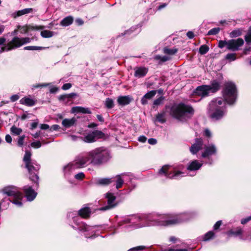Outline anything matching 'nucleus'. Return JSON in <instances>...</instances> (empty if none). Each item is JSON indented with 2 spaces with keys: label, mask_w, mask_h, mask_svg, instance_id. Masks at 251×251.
<instances>
[{
  "label": "nucleus",
  "mask_w": 251,
  "mask_h": 251,
  "mask_svg": "<svg viewBox=\"0 0 251 251\" xmlns=\"http://www.w3.org/2000/svg\"><path fill=\"white\" fill-rule=\"evenodd\" d=\"M195 217L193 212L179 214L132 215L125 218L118 223L119 227L132 226L134 228L146 226H168L190 220Z\"/></svg>",
  "instance_id": "1"
},
{
  "label": "nucleus",
  "mask_w": 251,
  "mask_h": 251,
  "mask_svg": "<svg viewBox=\"0 0 251 251\" xmlns=\"http://www.w3.org/2000/svg\"><path fill=\"white\" fill-rule=\"evenodd\" d=\"M90 208L85 207L80 209L77 211H72L68 213V218L70 221V225L73 228L76 230L78 233L83 234L87 238L95 237V232L97 231L98 226H90L83 222L81 218H86L90 216L91 214Z\"/></svg>",
  "instance_id": "2"
},
{
  "label": "nucleus",
  "mask_w": 251,
  "mask_h": 251,
  "mask_svg": "<svg viewBox=\"0 0 251 251\" xmlns=\"http://www.w3.org/2000/svg\"><path fill=\"white\" fill-rule=\"evenodd\" d=\"M166 113L172 117L181 121H186L194 114V110L192 106L183 103L166 105L164 109L155 116V121L161 124L166 122Z\"/></svg>",
  "instance_id": "3"
},
{
  "label": "nucleus",
  "mask_w": 251,
  "mask_h": 251,
  "mask_svg": "<svg viewBox=\"0 0 251 251\" xmlns=\"http://www.w3.org/2000/svg\"><path fill=\"white\" fill-rule=\"evenodd\" d=\"M89 164H91V157L89 155V151L80 154L75 157L73 162L64 166V174L66 176H69L76 169L83 168Z\"/></svg>",
  "instance_id": "4"
},
{
  "label": "nucleus",
  "mask_w": 251,
  "mask_h": 251,
  "mask_svg": "<svg viewBox=\"0 0 251 251\" xmlns=\"http://www.w3.org/2000/svg\"><path fill=\"white\" fill-rule=\"evenodd\" d=\"M91 157V164L94 165H100L107 163L112 157L110 151L105 147L96 148L89 151Z\"/></svg>",
  "instance_id": "5"
},
{
  "label": "nucleus",
  "mask_w": 251,
  "mask_h": 251,
  "mask_svg": "<svg viewBox=\"0 0 251 251\" xmlns=\"http://www.w3.org/2000/svg\"><path fill=\"white\" fill-rule=\"evenodd\" d=\"M31 152L26 151L25 152L23 158V161L25 165V168L27 170L29 174L30 179L38 185L39 176L38 171L40 166L35 160L31 159Z\"/></svg>",
  "instance_id": "6"
},
{
  "label": "nucleus",
  "mask_w": 251,
  "mask_h": 251,
  "mask_svg": "<svg viewBox=\"0 0 251 251\" xmlns=\"http://www.w3.org/2000/svg\"><path fill=\"white\" fill-rule=\"evenodd\" d=\"M1 195L9 197L7 200L17 206H22L23 195L17 187L13 185L5 186L0 191V195Z\"/></svg>",
  "instance_id": "7"
},
{
  "label": "nucleus",
  "mask_w": 251,
  "mask_h": 251,
  "mask_svg": "<svg viewBox=\"0 0 251 251\" xmlns=\"http://www.w3.org/2000/svg\"><path fill=\"white\" fill-rule=\"evenodd\" d=\"M225 102L221 98L213 100L209 105V113L211 119L218 120L223 117L225 114Z\"/></svg>",
  "instance_id": "8"
},
{
  "label": "nucleus",
  "mask_w": 251,
  "mask_h": 251,
  "mask_svg": "<svg viewBox=\"0 0 251 251\" xmlns=\"http://www.w3.org/2000/svg\"><path fill=\"white\" fill-rule=\"evenodd\" d=\"M224 98L223 100L229 104L234 103L237 98V90L235 84L232 82H227L225 84L222 91Z\"/></svg>",
  "instance_id": "9"
},
{
  "label": "nucleus",
  "mask_w": 251,
  "mask_h": 251,
  "mask_svg": "<svg viewBox=\"0 0 251 251\" xmlns=\"http://www.w3.org/2000/svg\"><path fill=\"white\" fill-rule=\"evenodd\" d=\"M184 173L169 165L163 166L158 171L159 177L166 178L177 179L184 176Z\"/></svg>",
  "instance_id": "10"
},
{
  "label": "nucleus",
  "mask_w": 251,
  "mask_h": 251,
  "mask_svg": "<svg viewBox=\"0 0 251 251\" xmlns=\"http://www.w3.org/2000/svg\"><path fill=\"white\" fill-rule=\"evenodd\" d=\"M220 89V83L216 80L212 81L210 85H201L198 86L194 91V94L203 98L208 96L210 93L217 92Z\"/></svg>",
  "instance_id": "11"
},
{
  "label": "nucleus",
  "mask_w": 251,
  "mask_h": 251,
  "mask_svg": "<svg viewBox=\"0 0 251 251\" xmlns=\"http://www.w3.org/2000/svg\"><path fill=\"white\" fill-rule=\"evenodd\" d=\"M31 40V39L29 37L19 38L17 36L14 37L4 47L0 48V53L4 51H9L18 48L25 44L30 43Z\"/></svg>",
  "instance_id": "12"
},
{
  "label": "nucleus",
  "mask_w": 251,
  "mask_h": 251,
  "mask_svg": "<svg viewBox=\"0 0 251 251\" xmlns=\"http://www.w3.org/2000/svg\"><path fill=\"white\" fill-rule=\"evenodd\" d=\"M104 137V134L99 130H94L90 132L82 138V140L88 143H91L96 142L99 139H102Z\"/></svg>",
  "instance_id": "13"
},
{
  "label": "nucleus",
  "mask_w": 251,
  "mask_h": 251,
  "mask_svg": "<svg viewBox=\"0 0 251 251\" xmlns=\"http://www.w3.org/2000/svg\"><path fill=\"white\" fill-rule=\"evenodd\" d=\"M105 197L107 199V205L100 207L99 210L105 211L115 207L117 203L116 201V197L114 194L111 192H107L105 194Z\"/></svg>",
  "instance_id": "14"
},
{
  "label": "nucleus",
  "mask_w": 251,
  "mask_h": 251,
  "mask_svg": "<svg viewBox=\"0 0 251 251\" xmlns=\"http://www.w3.org/2000/svg\"><path fill=\"white\" fill-rule=\"evenodd\" d=\"M217 152V149L214 144L211 143L205 145L203 147V151L201 153V157L209 159L211 156L215 155Z\"/></svg>",
  "instance_id": "15"
},
{
  "label": "nucleus",
  "mask_w": 251,
  "mask_h": 251,
  "mask_svg": "<svg viewBox=\"0 0 251 251\" xmlns=\"http://www.w3.org/2000/svg\"><path fill=\"white\" fill-rule=\"evenodd\" d=\"M244 43L243 39H231L228 41L227 50L232 51H238Z\"/></svg>",
  "instance_id": "16"
},
{
  "label": "nucleus",
  "mask_w": 251,
  "mask_h": 251,
  "mask_svg": "<svg viewBox=\"0 0 251 251\" xmlns=\"http://www.w3.org/2000/svg\"><path fill=\"white\" fill-rule=\"evenodd\" d=\"M112 178L114 181L115 182V187L117 189L121 188L124 182L126 181L128 178L130 179L129 175L126 174H121Z\"/></svg>",
  "instance_id": "17"
},
{
  "label": "nucleus",
  "mask_w": 251,
  "mask_h": 251,
  "mask_svg": "<svg viewBox=\"0 0 251 251\" xmlns=\"http://www.w3.org/2000/svg\"><path fill=\"white\" fill-rule=\"evenodd\" d=\"M23 190L28 201H32L36 198L37 194L32 187L30 186L27 185L24 186L23 188Z\"/></svg>",
  "instance_id": "18"
},
{
  "label": "nucleus",
  "mask_w": 251,
  "mask_h": 251,
  "mask_svg": "<svg viewBox=\"0 0 251 251\" xmlns=\"http://www.w3.org/2000/svg\"><path fill=\"white\" fill-rule=\"evenodd\" d=\"M203 147V140L201 138H197L195 143L190 148V151L193 154H196Z\"/></svg>",
  "instance_id": "19"
},
{
  "label": "nucleus",
  "mask_w": 251,
  "mask_h": 251,
  "mask_svg": "<svg viewBox=\"0 0 251 251\" xmlns=\"http://www.w3.org/2000/svg\"><path fill=\"white\" fill-rule=\"evenodd\" d=\"M202 164L197 160H193L190 162L187 166V170L190 171H195L200 169L202 166Z\"/></svg>",
  "instance_id": "20"
},
{
  "label": "nucleus",
  "mask_w": 251,
  "mask_h": 251,
  "mask_svg": "<svg viewBox=\"0 0 251 251\" xmlns=\"http://www.w3.org/2000/svg\"><path fill=\"white\" fill-rule=\"evenodd\" d=\"M134 70V76L138 78L145 76L148 72V68L144 67H136Z\"/></svg>",
  "instance_id": "21"
},
{
  "label": "nucleus",
  "mask_w": 251,
  "mask_h": 251,
  "mask_svg": "<svg viewBox=\"0 0 251 251\" xmlns=\"http://www.w3.org/2000/svg\"><path fill=\"white\" fill-rule=\"evenodd\" d=\"M156 94L155 90H151L146 93L141 99V102L143 105L148 104V100H151Z\"/></svg>",
  "instance_id": "22"
},
{
  "label": "nucleus",
  "mask_w": 251,
  "mask_h": 251,
  "mask_svg": "<svg viewBox=\"0 0 251 251\" xmlns=\"http://www.w3.org/2000/svg\"><path fill=\"white\" fill-rule=\"evenodd\" d=\"M114 182L113 178H99L95 180V183L97 185L106 186Z\"/></svg>",
  "instance_id": "23"
},
{
  "label": "nucleus",
  "mask_w": 251,
  "mask_h": 251,
  "mask_svg": "<svg viewBox=\"0 0 251 251\" xmlns=\"http://www.w3.org/2000/svg\"><path fill=\"white\" fill-rule=\"evenodd\" d=\"M133 100V98L129 95L120 96L118 98L117 101L121 105H127Z\"/></svg>",
  "instance_id": "24"
},
{
  "label": "nucleus",
  "mask_w": 251,
  "mask_h": 251,
  "mask_svg": "<svg viewBox=\"0 0 251 251\" xmlns=\"http://www.w3.org/2000/svg\"><path fill=\"white\" fill-rule=\"evenodd\" d=\"M72 113H83L91 114V111L88 108H85L81 106H75L72 108Z\"/></svg>",
  "instance_id": "25"
},
{
  "label": "nucleus",
  "mask_w": 251,
  "mask_h": 251,
  "mask_svg": "<svg viewBox=\"0 0 251 251\" xmlns=\"http://www.w3.org/2000/svg\"><path fill=\"white\" fill-rule=\"evenodd\" d=\"M76 122V119L75 118L71 119H64L62 121V126L66 128H70L75 125Z\"/></svg>",
  "instance_id": "26"
},
{
  "label": "nucleus",
  "mask_w": 251,
  "mask_h": 251,
  "mask_svg": "<svg viewBox=\"0 0 251 251\" xmlns=\"http://www.w3.org/2000/svg\"><path fill=\"white\" fill-rule=\"evenodd\" d=\"M20 102L22 104L32 106L35 104V100L29 97H24L20 100Z\"/></svg>",
  "instance_id": "27"
},
{
  "label": "nucleus",
  "mask_w": 251,
  "mask_h": 251,
  "mask_svg": "<svg viewBox=\"0 0 251 251\" xmlns=\"http://www.w3.org/2000/svg\"><path fill=\"white\" fill-rule=\"evenodd\" d=\"M242 233L243 230L239 227H237L235 230H230L227 233L228 235H232L235 237L240 236L241 239H242Z\"/></svg>",
  "instance_id": "28"
},
{
  "label": "nucleus",
  "mask_w": 251,
  "mask_h": 251,
  "mask_svg": "<svg viewBox=\"0 0 251 251\" xmlns=\"http://www.w3.org/2000/svg\"><path fill=\"white\" fill-rule=\"evenodd\" d=\"M74 18L73 17L69 16L64 18L60 22V25L63 26H67L73 23Z\"/></svg>",
  "instance_id": "29"
},
{
  "label": "nucleus",
  "mask_w": 251,
  "mask_h": 251,
  "mask_svg": "<svg viewBox=\"0 0 251 251\" xmlns=\"http://www.w3.org/2000/svg\"><path fill=\"white\" fill-rule=\"evenodd\" d=\"M32 11V9L30 8H25L21 10H19L13 14L14 18H16L26 14L31 13Z\"/></svg>",
  "instance_id": "30"
},
{
  "label": "nucleus",
  "mask_w": 251,
  "mask_h": 251,
  "mask_svg": "<svg viewBox=\"0 0 251 251\" xmlns=\"http://www.w3.org/2000/svg\"><path fill=\"white\" fill-rule=\"evenodd\" d=\"M54 32L50 30H44L41 32V35L43 38H50L54 35Z\"/></svg>",
  "instance_id": "31"
},
{
  "label": "nucleus",
  "mask_w": 251,
  "mask_h": 251,
  "mask_svg": "<svg viewBox=\"0 0 251 251\" xmlns=\"http://www.w3.org/2000/svg\"><path fill=\"white\" fill-rule=\"evenodd\" d=\"M154 59L156 60H158L159 63L164 62L170 60L171 58L166 55L161 56L159 55H156L154 57Z\"/></svg>",
  "instance_id": "32"
},
{
  "label": "nucleus",
  "mask_w": 251,
  "mask_h": 251,
  "mask_svg": "<svg viewBox=\"0 0 251 251\" xmlns=\"http://www.w3.org/2000/svg\"><path fill=\"white\" fill-rule=\"evenodd\" d=\"M77 94L75 93H72L67 95H61L59 97L60 100L64 101L66 99H70L76 96Z\"/></svg>",
  "instance_id": "33"
},
{
  "label": "nucleus",
  "mask_w": 251,
  "mask_h": 251,
  "mask_svg": "<svg viewBox=\"0 0 251 251\" xmlns=\"http://www.w3.org/2000/svg\"><path fill=\"white\" fill-rule=\"evenodd\" d=\"M225 59L229 62L233 61L236 60L237 56L235 53H228L225 56Z\"/></svg>",
  "instance_id": "34"
},
{
  "label": "nucleus",
  "mask_w": 251,
  "mask_h": 251,
  "mask_svg": "<svg viewBox=\"0 0 251 251\" xmlns=\"http://www.w3.org/2000/svg\"><path fill=\"white\" fill-rule=\"evenodd\" d=\"M177 51V49L176 48L173 49H169L167 48H165L163 49V52L165 54H170V55H174Z\"/></svg>",
  "instance_id": "35"
},
{
  "label": "nucleus",
  "mask_w": 251,
  "mask_h": 251,
  "mask_svg": "<svg viewBox=\"0 0 251 251\" xmlns=\"http://www.w3.org/2000/svg\"><path fill=\"white\" fill-rule=\"evenodd\" d=\"M214 236V233L212 231H210L204 234L202 240L207 241L212 239Z\"/></svg>",
  "instance_id": "36"
},
{
  "label": "nucleus",
  "mask_w": 251,
  "mask_h": 251,
  "mask_svg": "<svg viewBox=\"0 0 251 251\" xmlns=\"http://www.w3.org/2000/svg\"><path fill=\"white\" fill-rule=\"evenodd\" d=\"M242 34V30L240 29H237L233 30L230 33V37L231 38H235L240 36Z\"/></svg>",
  "instance_id": "37"
},
{
  "label": "nucleus",
  "mask_w": 251,
  "mask_h": 251,
  "mask_svg": "<svg viewBox=\"0 0 251 251\" xmlns=\"http://www.w3.org/2000/svg\"><path fill=\"white\" fill-rule=\"evenodd\" d=\"M47 48H49V47H47ZM46 49V47L34 46H26L24 48V50H43V49Z\"/></svg>",
  "instance_id": "38"
},
{
  "label": "nucleus",
  "mask_w": 251,
  "mask_h": 251,
  "mask_svg": "<svg viewBox=\"0 0 251 251\" xmlns=\"http://www.w3.org/2000/svg\"><path fill=\"white\" fill-rule=\"evenodd\" d=\"M165 98L163 96H160L158 99L155 100L153 102V108H154L156 106H158L163 103V102Z\"/></svg>",
  "instance_id": "39"
},
{
  "label": "nucleus",
  "mask_w": 251,
  "mask_h": 251,
  "mask_svg": "<svg viewBox=\"0 0 251 251\" xmlns=\"http://www.w3.org/2000/svg\"><path fill=\"white\" fill-rule=\"evenodd\" d=\"M11 132L15 135H19L22 132V129L20 128H18L15 126H12L10 128Z\"/></svg>",
  "instance_id": "40"
},
{
  "label": "nucleus",
  "mask_w": 251,
  "mask_h": 251,
  "mask_svg": "<svg viewBox=\"0 0 251 251\" xmlns=\"http://www.w3.org/2000/svg\"><path fill=\"white\" fill-rule=\"evenodd\" d=\"M209 47L205 45L201 46L199 49V52L201 54H204L209 50Z\"/></svg>",
  "instance_id": "41"
},
{
  "label": "nucleus",
  "mask_w": 251,
  "mask_h": 251,
  "mask_svg": "<svg viewBox=\"0 0 251 251\" xmlns=\"http://www.w3.org/2000/svg\"><path fill=\"white\" fill-rule=\"evenodd\" d=\"M220 30V28L219 27H215L213 28L207 33L208 35H216L218 34Z\"/></svg>",
  "instance_id": "42"
},
{
  "label": "nucleus",
  "mask_w": 251,
  "mask_h": 251,
  "mask_svg": "<svg viewBox=\"0 0 251 251\" xmlns=\"http://www.w3.org/2000/svg\"><path fill=\"white\" fill-rule=\"evenodd\" d=\"M105 106L108 108H111L114 106L113 101L112 99L107 98L105 100Z\"/></svg>",
  "instance_id": "43"
},
{
  "label": "nucleus",
  "mask_w": 251,
  "mask_h": 251,
  "mask_svg": "<svg viewBox=\"0 0 251 251\" xmlns=\"http://www.w3.org/2000/svg\"><path fill=\"white\" fill-rule=\"evenodd\" d=\"M245 39L247 43H251V27L249 28L247 34L246 35Z\"/></svg>",
  "instance_id": "44"
},
{
  "label": "nucleus",
  "mask_w": 251,
  "mask_h": 251,
  "mask_svg": "<svg viewBox=\"0 0 251 251\" xmlns=\"http://www.w3.org/2000/svg\"><path fill=\"white\" fill-rule=\"evenodd\" d=\"M228 41L226 40H220L218 43V47L220 49H222L225 47H226L227 49Z\"/></svg>",
  "instance_id": "45"
},
{
  "label": "nucleus",
  "mask_w": 251,
  "mask_h": 251,
  "mask_svg": "<svg viewBox=\"0 0 251 251\" xmlns=\"http://www.w3.org/2000/svg\"><path fill=\"white\" fill-rule=\"evenodd\" d=\"M30 145L33 148L38 149L41 147L42 144H41V143L40 142V141H36L32 142L31 143Z\"/></svg>",
  "instance_id": "46"
},
{
  "label": "nucleus",
  "mask_w": 251,
  "mask_h": 251,
  "mask_svg": "<svg viewBox=\"0 0 251 251\" xmlns=\"http://www.w3.org/2000/svg\"><path fill=\"white\" fill-rule=\"evenodd\" d=\"M25 138V135H23L19 137L18 140V145L20 147H22L24 144V139Z\"/></svg>",
  "instance_id": "47"
},
{
  "label": "nucleus",
  "mask_w": 251,
  "mask_h": 251,
  "mask_svg": "<svg viewBox=\"0 0 251 251\" xmlns=\"http://www.w3.org/2000/svg\"><path fill=\"white\" fill-rule=\"evenodd\" d=\"M85 176V175L83 173L80 172L77 174H76L75 176V178L78 180H81Z\"/></svg>",
  "instance_id": "48"
},
{
  "label": "nucleus",
  "mask_w": 251,
  "mask_h": 251,
  "mask_svg": "<svg viewBox=\"0 0 251 251\" xmlns=\"http://www.w3.org/2000/svg\"><path fill=\"white\" fill-rule=\"evenodd\" d=\"M50 85V83H43V84H38L36 85H33L32 86V89H34L35 88H38L39 87H47Z\"/></svg>",
  "instance_id": "49"
},
{
  "label": "nucleus",
  "mask_w": 251,
  "mask_h": 251,
  "mask_svg": "<svg viewBox=\"0 0 251 251\" xmlns=\"http://www.w3.org/2000/svg\"><path fill=\"white\" fill-rule=\"evenodd\" d=\"M203 135L207 138H211L212 136V133L208 129L206 128L204 130Z\"/></svg>",
  "instance_id": "50"
},
{
  "label": "nucleus",
  "mask_w": 251,
  "mask_h": 251,
  "mask_svg": "<svg viewBox=\"0 0 251 251\" xmlns=\"http://www.w3.org/2000/svg\"><path fill=\"white\" fill-rule=\"evenodd\" d=\"M145 248L144 246H140L132 248L129 250H128L127 251H138L139 250H143Z\"/></svg>",
  "instance_id": "51"
},
{
  "label": "nucleus",
  "mask_w": 251,
  "mask_h": 251,
  "mask_svg": "<svg viewBox=\"0 0 251 251\" xmlns=\"http://www.w3.org/2000/svg\"><path fill=\"white\" fill-rule=\"evenodd\" d=\"M161 251H188V250L186 249H174L172 248H168V249H165L164 250H162Z\"/></svg>",
  "instance_id": "52"
},
{
  "label": "nucleus",
  "mask_w": 251,
  "mask_h": 251,
  "mask_svg": "<svg viewBox=\"0 0 251 251\" xmlns=\"http://www.w3.org/2000/svg\"><path fill=\"white\" fill-rule=\"evenodd\" d=\"M20 97L18 94H15L11 96L10 98V100L12 102H15L17 101L19 99Z\"/></svg>",
  "instance_id": "53"
},
{
  "label": "nucleus",
  "mask_w": 251,
  "mask_h": 251,
  "mask_svg": "<svg viewBox=\"0 0 251 251\" xmlns=\"http://www.w3.org/2000/svg\"><path fill=\"white\" fill-rule=\"evenodd\" d=\"M71 87H72V84L70 83H67L64 84L62 86V89L64 90H68L70 88H71Z\"/></svg>",
  "instance_id": "54"
},
{
  "label": "nucleus",
  "mask_w": 251,
  "mask_h": 251,
  "mask_svg": "<svg viewBox=\"0 0 251 251\" xmlns=\"http://www.w3.org/2000/svg\"><path fill=\"white\" fill-rule=\"evenodd\" d=\"M251 220V216L246 218L242 219L241 223L242 224L244 225L247 223L248 222Z\"/></svg>",
  "instance_id": "55"
},
{
  "label": "nucleus",
  "mask_w": 251,
  "mask_h": 251,
  "mask_svg": "<svg viewBox=\"0 0 251 251\" xmlns=\"http://www.w3.org/2000/svg\"><path fill=\"white\" fill-rule=\"evenodd\" d=\"M222 224V221H218L216 223V224L214 225L213 228L214 230L218 229L220 226H221Z\"/></svg>",
  "instance_id": "56"
},
{
  "label": "nucleus",
  "mask_w": 251,
  "mask_h": 251,
  "mask_svg": "<svg viewBox=\"0 0 251 251\" xmlns=\"http://www.w3.org/2000/svg\"><path fill=\"white\" fill-rule=\"evenodd\" d=\"M40 127L41 129H43V130H46V129H50V128L49 125L45 124H41L40 126Z\"/></svg>",
  "instance_id": "57"
},
{
  "label": "nucleus",
  "mask_w": 251,
  "mask_h": 251,
  "mask_svg": "<svg viewBox=\"0 0 251 251\" xmlns=\"http://www.w3.org/2000/svg\"><path fill=\"white\" fill-rule=\"evenodd\" d=\"M59 128V126L58 125H53L50 128V131L57 130Z\"/></svg>",
  "instance_id": "58"
},
{
  "label": "nucleus",
  "mask_w": 251,
  "mask_h": 251,
  "mask_svg": "<svg viewBox=\"0 0 251 251\" xmlns=\"http://www.w3.org/2000/svg\"><path fill=\"white\" fill-rule=\"evenodd\" d=\"M148 143L152 145H155L157 143V141L155 139L150 138L148 140Z\"/></svg>",
  "instance_id": "59"
},
{
  "label": "nucleus",
  "mask_w": 251,
  "mask_h": 251,
  "mask_svg": "<svg viewBox=\"0 0 251 251\" xmlns=\"http://www.w3.org/2000/svg\"><path fill=\"white\" fill-rule=\"evenodd\" d=\"M136 29V27H132L130 29L126 31L124 33V35L130 34L131 32H133Z\"/></svg>",
  "instance_id": "60"
},
{
  "label": "nucleus",
  "mask_w": 251,
  "mask_h": 251,
  "mask_svg": "<svg viewBox=\"0 0 251 251\" xmlns=\"http://www.w3.org/2000/svg\"><path fill=\"white\" fill-rule=\"evenodd\" d=\"M38 121H36V122H33L31 124V126H30V129L31 130H33L35 128H36L38 126Z\"/></svg>",
  "instance_id": "61"
},
{
  "label": "nucleus",
  "mask_w": 251,
  "mask_h": 251,
  "mask_svg": "<svg viewBox=\"0 0 251 251\" xmlns=\"http://www.w3.org/2000/svg\"><path fill=\"white\" fill-rule=\"evenodd\" d=\"M12 140V138L10 135L7 134L5 136V141H6V142H7L8 143H11Z\"/></svg>",
  "instance_id": "62"
},
{
  "label": "nucleus",
  "mask_w": 251,
  "mask_h": 251,
  "mask_svg": "<svg viewBox=\"0 0 251 251\" xmlns=\"http://www.w3.org/2000/svg\"><path fill=\"white\" fill-rule=\"evenodd\" d=\"M75 22L77 24V25H81L84 23L83 21L81 19H80V18L76 19L75 20Z\"/></svg>",
  "instance_id": "63"
},
{
  "label": "nucleus",
  "mask_w": 251,
  "mask_h": 251,
  "mask_svg": "<svg viewBox=\"0 0 251 251\" xmlns=\"http://www.w3.org/2000/svg\"><path fill=\"white\" fill-rule=\"evenodd\" d=\"M147 138L145 136H141L138 138V141L142 143H144L146 141Z\"/></svg>",
  "instance_id": "64"
}]
</instances>
